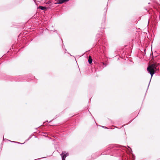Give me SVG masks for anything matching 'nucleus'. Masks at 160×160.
Instances as JSON below:
<instances>
[{"label":"nucleus","mask_w":160,"mask_h":160,"mask_svg":"<svg viewBox=\"0 0 160 160\" xmlns=\"http://www.w3.org/2000/svg\"><path fill=\"white\" fill-rule=\"evenodd\" d=\"M158 65L156 64H152L147 68L148 71L151 75V78L153 75L155 73V70L157 69V67Z\"/></svg>","instance_id":"obj_1"},{"label":"nucleus","mask_w":160,"mask_h":160,"mask_svg":"<svg viewBox=\"0 0 160 160\" xmlns=\"http://www.w3.org/2000/svg\"><path fill=\"white\" fill-rule=\"evenodd\" d=\"M38 8L41 10H44L45 9H46V8L42 6H39L38 7Z\"/></svg>","instance_id":"obj_5"},{"label":"nucleus","mask_w":160,"mask_h":160,"mask_svg":"<svg viewBox=\"0 0 160 160\" xmlns=\"http://www.w3.org/2000/svg\"><path fill=\"white\" fill-rule=\"evenodd\" d=\"M102 127H103V128H104V127H105L106 128V127H104V126H102Z\"/></svg>","instance_id":"obj_6"},{"label":"nucleus","mask_w":160,"mask_h":160,"mask_svg":"<svg viewBox=\"0 0 160 160\" xmlns=\"http://www.w3.org/2000/svg\"><path fill=\"white\" fill-rule=\"evenodd\" d=\"M60 155L62 156V160H65L66 158L68 156L69 154L65 152H63L62 153L60 154Z\"/></svg>","instance_id":"obj_2"},{"label":"nucleus","mask_w":160,"mask_h":160,"mask_svg":"<svg viewBox=\"0 0 160 160\" xmlns=\"http://www.w3.org/2000/svg\"><path fill=\"white\" fill-rule=\"evenodd\" d=\"M88 62L89 63L91 64L92 63V59L91 58V56H89V58L88 59Z\"/></svg>","instance_id":"obj_4"},{"label":"nucleus","mask_w":160,"mask_h":160,"mask_svg":"<svg viewBox=\"0 0 160 160\" xmlns=\"http://www.w3.org/2000/svg\"><path fill=\"white\" fill-rule=\"evenodd\" d=\"M69 0H58L57 3L58 4H62L65 2H67Z\"/></svg>","instance_id":"obj_3"}]
</instances>
